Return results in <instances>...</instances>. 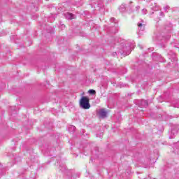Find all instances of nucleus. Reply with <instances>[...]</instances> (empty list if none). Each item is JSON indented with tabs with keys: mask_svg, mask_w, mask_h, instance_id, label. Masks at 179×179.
<instances>
[{
	"mask_svg": "<svg viewBox=\"0 0 179 179\" xmlns=\"http://www.w3.org/2000/svg\"><path fill=\"white\" fill-rule=\"evenodd\" d=\"M64 15L66 19H69V20L75 19V15H73L71 13H66Z\"/></svg>",
	"mask_w": 179,
	"mask_h": 179,
	"instance_id": "5",
	"label": "nucleus"
},
{
	"mask_svg": "<svg viewBox=\"0 0 179 179\" xmlns=\"http://www.w3.org/2000/svg\"><path fill=\"white\" fill-rule=\"evenodd\" d=\"M71 129H73V130H75V129H76L75 126H71Z\"/></svg>",
	"mask_w": 179,
	"mask_h": 179,
	"instance_id": "15",
	"label": "nucleus"
},
{
	"mask_svg": "<svg viewBox=\"0 0 179 179\" xmlns=\"http://www.w3.org/2000/svg\"><path fill=\"white\" fill-rule=\"evenodd\" d=\"M99 117H101V118H106V117H107V111H106L105 109H101L99 110Z\"/></svg>",
	"mask_w": 179,
	"mask_h": 179,
	"instance_id": "4",
	"label": "nucleus"
},
{
	"mask_svg": "<svg viewBox=\"0 0 179 179\" xmlns=\"http://www.w3.org/2000/svg\"><path fill=\"white\" fill-rule=\"evenodd\" d=\"M136 10H139V9H141V7L137 6V7H136Z\"/></svg>",
	"mask_w": 179,
	"mask_h": 179,
	"instance_id": "14",
	"label": "nucleus"
},
{
	"mask_svg": "<svg viewBox=\"0 0 179 179\" xmlns=\"http://www.w3.org/2000/svg\"><path fill=\"white\" fill-rule=\"evenodd\" d=\"M147 1H150V0H147Z\"/></svg>",
	"mask_w": 179,
	"mask_h": 179,
	"instance_id": "18",
	"label": "nucleus"
},
{
	"mask_svg": "<svg viewBox=\"0 0 179 179\" xmlns=\"http://www.w3.org/2000/svg\"><path fill=\"white\" fill-rule=\"evenodd\" d=\"M146 26V22L143 20H141L140 22L138 23V30L141 31H143L145 30V27Z\"/></svg>",
	"mask_w": 179,
	"mask_h": 179,
	"instance_id": "3",
	"label": "nucleus"
},
{
	"mask_svg": "<svg viewBox=\"0 0 179 179\" xmlns=\"http://www.w3.org/2000/svg\"><path fill=\"white\" fill-rule=\"evenodd\" d=\"M110 22L111 23H117V20H115V18H114V17H112V18H110Z\"/></svg>",
	"mask_w": 179,
	"mask_h": 179,
	"instance_id": "11",
	"label": "nucleus"
},
{
	"mask_svg": "<svg viewBox=\"0 0 179 179\" xmlns=\"http://www.w3.org/2000/svg\"><path fill=\"white\" fill-rule=\"evenodd\" d=\"M116 54H117V52H115V53H113V55L115 56Z\"/></svg>",
	"mask_w": 179,
	"mask_h": 179,
	"instance_id": "16",
	"label": "nucleus"
},
{
	"mask_svg": "<svg viewBox=\"0 0 179 179\" xmlns=\"http://www.w3.org/2000/svg\"><path fill=\"white\" fill-rule=\"evenodd\" d=\"M126 8H127V6L125 4H122L120 6L119 9H120V12H125Z\"/></svg>",
	"mask_w": 179,
	"mask_h": 179,
	"instance_id": "8",
	"label": "nucleus"
},
{
	"mask_svg": "<svg viewBox=\"0 0 179 179\" xmlns=\"http://www.w3.org/2000/svg\"><path fill=\"white\" fill-rule=\"evenodd\" d=\"M148 13V10L146 8H143L141 10L142 15H146Z\"/></svg>",
	"mask_w": 179,
	"mask_h": 179,
	"instance_id": "9",
	"label": "nucleus"
},
{
	"mask_svg": "<svg viewBox=\"0 0 179 179\" xmlns=\"http://www.w3.org/2000/svg\"><path fill=\"white\" fill-rule=\"evenodd\" d=\"M134 47V42L121 43L120 44L119 48H120L122 51H119L118 54H121V55H122V54H125V55H129V54H131V50H132Z\"/></svg>",
	"mask_w": 179,
	"mask_h": 179,
	"instance_id": "1",
	"label": "nucleus"
},
{
	"mask_svg": "<svg viewBox=\"0 0 179 179\" xmlns=\"http://www.w3.org/2000/svg\"><path fill=\"white\" fill-rule=\"evenodd\" d=\"M140 106H141V107H148V106H149V102H148L147 100L142 99V100L141 101Z\"/></svg>",
	"mask_w": 179,
	"mask_h": 179,
	"instance_id": "6",
	"label": "nucleus"
},
{
	"mask_svg": "<svg viewBox=\"0 0 179 179\" xmlns=\"http://www.w3.org/2000/svg\"><path fill=\"white\" fill-rule=\"evenodd\" d=\"M159 15L161 16V17H164V13L160 12Z\"/></svg>",
	"mask_w": 179,
	"mask_h": 179,
	"instance_id": "13",
	"label": "nucleus"
},
{
	"mask_svg": "<svg viewBox=\"0 0 179 179\" xmlns=\"http://www.w3.org/2000/svg\"><path fill=\"white\" fill-rule=\"evenodd\" d=\"M88 93H90V94H96V91L94 90H90Z\"/></svg>",
	"mask_w": 179,
	"mask_h": 179,
	"instance_id": "10",
	"label": "nucleus"
},
{
	"mask_svg": "<svg viewBox=\"0 0 179 179\" xmlns=\"http://www.w3.org/2000/svg\"><path fill=\"white\" fill-rule=\"evenodd\" d=\"M170 9V6H166L164 8V10L165 12H169V10Z\"/></svg>",
	"mask_w": 179,
	"mask_h": 179,
	"instance_id": "12",
	"label": "nucleus"
},
{
	"mask_svg": "<svg viewBox=\"0 0 179 179\" xmlns=\"http://www.w3.org/2000/svg\"><path fill=\"white\" fill-rule=\"evenodd\" d=\"M171 134H173V130H171Z\"/></svg>",
	"mask_w": 179,
	"mask_h": 179,
	"instance_id": "17",
	"label": "nucleus"
},
{
	"mask_svg": "<svg viewBox=\"0 0 179 179\" xmlns=\"http://www.w3.org/2000/svg\"><path fill=\"white\" fill-rule=\"evenodd\" d=\"M90 100L87 96H83L80 100V107L84 110H89L90 108Z\"/></svg>",
	"mask_w": 179,
	"mask_h": 179,
	"instance_id": "2",
	"label": "nucleus"
},
{
	"mask_svg": "<svg viewBox=\"0 0 179 179\" xmlns=\"http://www.w3.org/2000/svg\"><path fill=\"white\" fill-rule=\"evenodd\" d=\"M151 9L155 11L160 10V6L155 3L154 6L151 7Z\"/></svg>",
	"mask_w": 179,
	"mask_h": 179,
	"instance_id": "7",
	"label": "nucleus"
}]
</instances>
